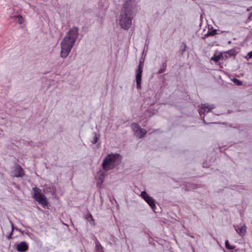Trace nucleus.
I'll list each match as a JSON object with an SVG mask.
<instances>
[{
	"label": "nucleus",
	"instance_id": "obj_1",
	"mask_svg": "<svg viewBox=\"0 0 252 252\" xmlns=\"http://www.w3.org/2000/svg\"><path fill=\"white\" fill-rule=\"evenodd\" d=\"M135 6V2L131 0H127L124 4L119 17V23L123 29L126 30L130 27Z\"/></svg>",
	"mask_w": 252,
	"mask_h": 252
},
{
	"label": "nucleus",
	"instance_id": "obj_2",
	"mask_svg": "<svg viewBox=\"0 0 252 252\" xmlns=\"http://www.w3.org/2000/svg\"><path fill=\"white\" fill-rule=\"evenodd\" d=\"M78 34V29L76 27L72 28L67 33L66 36L61 42L62 50L61 56L66 58L73 47Z\"/></svg>",
	"mask_w": 252,
	"mask_h": 252
},
{
	"label": "nucleus",
	"instance_id": "obj_3",
	"mask_svg": "<svg viewBox=\"0 0 252 252\" xmlns=\"http://www.w3.org/2000/svg\"><path fill=\"white\" fill-rule=\"evenodd\" d=\"M120 160L119 154H109L104 158L102 164V168L106 171L111 170L119 164Z\"/></svg>",
	"mask_w": 252,
	"mask_h": 252
},
{
	"label": "nucleus",
	"instance_id": "obj_4",
	"mask_svg": "<svg viewBox=\"0 0 252 252\" xmlns=\"http://www.w3.org/2000/svg\"><path fill=\"white\" fill-rule=\"evenodd\" d=\"M33 191V198L38 202L43 207H46L48 206V202L46 197L44 194L41 193V190L36 187L32 189Z\"/></svg>",
	"mask_w": 252,
	"mask_h": 252
},
{
	"label": "nucleus",
	"instance_id": "obj_5",
	"mask_svg": "<svg viewBox=\"0 0 252 252\" xmlns=\"http://www.w3.org/2000/svg\"><path fill=\"white\" fill-rule=\"evenodd\" d=\"M141 196L142 198H143V199L149 205L151 208L153 210H155L156 208V206L154 199L150 197L145 191L141 192Z\"/></svg>",
	"mask_w": 252,
	"mask_h": 252
},
{
	"label": "nucleus",
	"instance_id": "obj_6",
	"mask_svg": "<svg viewBox=\"0 0 252 252\" xmlns=\"http://www.w3.org/2000/svg\"><path fill=\"white\" fill-rule=\"evenodd\" d=\"M131 126L133 129H136L135 130V135L139 138L144 137L147 133L146 130L141 128L137 124H132Z\"/></svg>",
	"mask_w": 252,
	"mask_h": 252
},
{
	"label": "nucleus",
	"instance_id": "obj_7",
	"mask_svg": "<svg viewBox=\"0 0 252 252\" xmlns=\"http://www.w3.org/2000/svg\"><path fill=\"white\" fill-rule=\"evenodd\" d=\"M17 251L19 252H26L29 250V245L25 241H22L17 245Z\"/></svg>",
	"mask_w": 252,
	"mask_h": 252
},
{
	"label": "nucleus",
	"instance_id": "obj_8",
	"mask_svg": "<svg viewBox=\"0 0 252 252\" xmlns=\"http://www.w3.org/2000/svg\"><path fill=\"white\" fill-rule=\"evenodd\" d=\"M14 173V176L16 177H22L25 175L24 169L19 164L15 165Z\"/></svg>",
	"mask_w": 252,
	"mask_h": 252
},
{
	"label": "nucleus",
	"instance_id": "obj_9",
	"mask_svg": "<svg viewBox=\"0 0 252 252\" xmlns=\"http://www.w3.org/2000/svg\"><path fill=\"white\" fill-rule=\"evenodd\" d=\"M213 108H214V106L213 105L210 106L206 104H203L202 105L201 108L199 109V113L200 115L201 116L202 114H204L205 113L209 112Z\"/></svg>",
	"mask_w": 252,
	"mask_h": 252
},
{
	"label": "nucleus",
	"instance_id": "obj_10",
	"mask_svg": "<svg viewBox=\"0 0 252 252\" xmlns=\"http://www.w3.org/2000/svg\"><path fill=\"white\" fill-rule=\"evenodd\" d=\"M234 227L236 231L239 234V235L243 236L246 233L247 227L245 224L240 227L238 226H236Z\"/></svg>",
	"mask_w": 252,
	"mask_h": 252
},
{
	"label": "nucleus",
	"instance_id": "obj_11",
	"mask_svg": "<svg viewBox=\"0 0 252 252\" xmlns=\"http://www.w3.org/2000/svg\"><path fill=\"white\" fill-rule=\"evenodd\" d=\"M141 79L142 74H136V87L138 89H141Z\"/></svg>",
	"mask_w": 252,
	"mask_h": 252
},
{
	"label": "nucleus",
	"instance_id": "obj_12",
	"mask_svg": "<svg viewBox=\"0 0 252 252\" xmlns=\"http://www.w3.org/2000/svg\"><path fill=\"white\" fill-rule=\"evenodd\" d=\"M13 18L14 20L19 24H22L24 22V19L21 15L15 16Z\"/></svg>",
	"mask_w": 252,
	"mask_h": 252
},
{
	"label": "nucleus",
	"instance_id": "obj_13",
	"mask_svg": "<svg viewBox=\"0 0 252 252\" xmlns=\"http://www.w3.org/2000/svg\"><path fill=\"white\" fill-rule=\"evenodd\" d=\"M217 34V30L216 29H213L211 31H208L207 33L205 34L204 37H207L208 36H214Z\"/></svg>",
	"mask_w": 252,
	"mask_h": 252
},
{
	"label": "nucleus",
	"instance_id": "obj_14",
	"mask_svg": "<svg viewBox=\"0 0 252 252\" xmlns=\"http://www.w3.org/2000/svg\"><path fill=\"white\" fill-rule=\"evenodd\" d=\"M86 219L91 222V224L93 225H94V220L91 214L89 213L88 215L86 216Z\"/></svg>",
	"mask_w": 252,
	"mask_h": 252
},
{
	"label": "nucleus",
	"instance_id": "obj_15",
	"mask_svg": "<svg viewBox=\"0 0 252 252\" xmlns=\"http://www.w3.org/2000/svg\"><path fill=\"white\" fill-rule=\"evenodd\" d=\"M104 173H103V172H100V174H99V182H98L97 184L98 185L99 184H102L103 182V178L104 177Z\"/></svg>",
	"mask_w": 252,
	"mask_h": 252
},
{
	"label": "nucleus",
	"instance_id": "obj_16",
	"mask_svg": "<svg viewBox=\"0 0 252 252\" xmlns=\"http://www.w3.org/2000/svg\"><path fill=\"white\" fill-rule=\"evenodd\" d=\"M225 247L227 249L232 250L234 249V247L232 246L229 245V242L228 240H226L225 242Z\"/></svg>",
	"mask_w": 252,
	"mask_h": 252
},
{
	"label": "nucleus",
	"instance_id": "obj_17",
	"mask_svg": "<svg viewBox=\"0 0 252 252\" xmlns=\"http://www.w3.org/2000/svg\"><path fill=\"white\" fill-rule=\"evenodd\" d=\"M221 55H215L213 57L211 58V60L215 61V62H218L220 59Z\"/></svg>",
	"mask_w": 252,
	"mask_h": 252
},
{
	"label": "nucleus",
	"instance_id": "obj_18",
	"mask_svg": "<svg viewBox=\"0 0 252 252\" xmlns=\"http://www.w3.org/2000/svg\"><path fill=\"white\" fill-rule=\"evenodd\" d=\"M142 68L141 66V63L140 62L138 65V68L137 69L136 74H142Z\"/></svg>",
	"mask_w": 252,
	"mask_h": 252
},
{
	"label": "nucleus",
	"instance_id": "obj_19",
	"mask_svg": "<svg viewBox=\"0 0 252 252\" xmlns=\"http://www.w3.org/2000/svg\"><path fill=\"white\" fill-rule=\"evenodd\" d=\"M233 82L237 85H241L242 84V82L236 78L234 79Z\"/></svg>",
	"mask_w": 252,
	"mask_h": 252
},
{
	"label": "nucleus",
	"instance_id": "obj_20",
	"mask_svg": "<svg viewBox=\"0 0 252 252\" xmlns=\"http://www.w3.org/2000/svg\"><path fill=\"white\" fill-rule=\"evenodd\" d=\"M101 249V246L100 244H96V250L98 251H100Z\"/></svg>",
	"mask_w": 252,
	"mask_h": 252
},
{
	"label": "nucleus",
	"instance_id": "obj_21",
	"mask_svg": "<svg viewBox=\"0 0 252 252\" xmlns=\"http://www.w3.org/2000/svg\"><path fill=\"white\" fill-rule=\"evenodd\" d=\"M247 55H248V56L249 57V58H250V59L252 58V51L250 52H249L248 53Z\"/></svg>",
	"mask_w": 252,
	"mask_h": 252
},
{
	"label": "nucleus",
	"instance_id": "obj_22",
	"mask_svg": "<svg viewBox=\"0 0 252 252\" xmlns=\"http://www.w3.org/2000/svg\"><path fill=\"white\" fill-rule=\"evenodd\" d=\"M12 232H13V229L12 230L11 232V233L7 236V238L8 239H10L11 238V236H12Z\"/></svg>",
	"mask_w": 252,
	"mask_h": 252
},
{
	"label": "nucleus",
	"instance_id": "obj_23",
	"mask_svg": "<svg viewBox=\"0 0 252 252\" xmlns=\"http://www.w3.org/2000/svg\"><path fill=\"white\" fill-rule=\"evenodd\" d=\"M97 137H96V136L95 135V137H94V140L93 142V143H94V144L95 143L97 142Z\"/></svg>",
	"mask_w": 252,
	"mask_h": 252
},
{
	"label": "nucleus",
	"instance_id": "obj_24",
	"mask_svg": "<svg viewBox=\"0 0 252 252\" xmlns=\"http://www.w3.org/2000/svg\"><path fill=\"white\" fill-rule=\"evenodd\" d=\"M164 70H165V69H161L158 71V73H161L163 72Z\"/></svg>",
	"mask_w": 252,
	"mask_h": 252
},
{
	"label": "nucleus",
	"instance_id": "obj_25",
	"mask_svg": "<svg viewBox=\"0 0 252 252\" xmlns=\"http://www.w3.org/2000/svg\"><path fill=\"white\" fill-rule=\"evenodd\" d=\"M205 115H204V116L203 117H204V119H203V121H205Z\"/></svg>",
	"mask_w": 252,
	"mask_h": 252
}]
</instances>
